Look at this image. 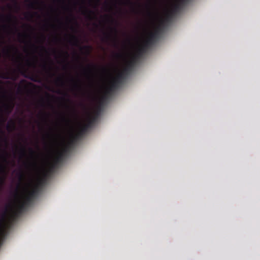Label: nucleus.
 Segmentation results:
<instances>
[{
    "mask_svg": "<svg viewBox=\"0 0 260 260\" xmlns=\"http://www.w3.org/2000/svg\"><path fill=\"white\" fill-rule=\"evenodd\" d=\"M44 181V178L40 179L37 184L34 186L32 189L29 191L27 196H25L24 201L27 203L28 205L30 204L33 199L37 196L40 187L43 185Z\"/></svg>",
    "mask_w": 260,
    "mask_h": 260,
    "instance_id": "nucleus-3",
    "label": "nucleus"
},
{
    "mask_svg": "<svg viewBox=\"0 0 260 260\" xmlns=\"http://www.w3.org/2000/svg\"><path fill=\"white\" fill-rule=\"evenodd\" d=\"M72 42H74V45H77L79 43L78 39L75 36L72 35L71 36L70 42L72 43Z\"/></svg>",
    "mask_w": 260,
    "mask_h": 260,
    "instance_id": "nucleus-17",
    "label": "nucleus"
},
{
    "mask_svg": "<svg viewBox=\"0 0 260 260\" xmlns=\"http://www.w3.org/2000/svg\"><path fill=\"white\" fill-rule=\"evenodd\" d=\"M29 1L28 7L31 8H34L36 3L35 2H32V1Z\"/></svg>",
    "mask_w": 260,
    "mask_h": 260,
    "instance_id": "nucleus-23",
    "label": "nucleus"
},
{
    "mask_svg": "<svg viewBox=\"0 0 260 260\" xmlns=\"http://www.w3.org/2000/svg\"><path fill=\"white\" fill-rule=\"evenodd\" d=\"M25 88H26L27 87V86L25 85H24V87Z\"/></svg>",
    "mask_w": 260,
    "mask_h": 260,
    "instance_id": "nucleus-47",
    "label": "nucleus"
},
{
    "mask_svg": "<svg viewBox=\"0 0 260 260\" xmlns=\"http://www.w3.org/2000/svg\"><path fill=\"white\" fill-rule=\"evenodd\" d=\"M18 92H21L22 89H23L21 85H19L17 88Z\"/></svg>",
    "mask_w": 260,
    "mask_h": 260,
    "instance_id": "nucleus-32",
    "label": "nucleus"
},
{
    "mask_svg": "<svg viewBox=\"0 0 260 260\" xmlns=\"http://www.w3.org/2000/svg\"><path fill=\"white\" fill-rule=\"evenodd\" d=\"M115 55H116V56L117 57H121V55L120 54H119V53H116V54H115Z\"/></svg>",
    "mask_w": 260,
    "mask_h": 260,
    "instance_id": "nucleus-39",
    "label": "nucleus"
},
{
    "mask_svg": "<svg viewBox=\"0 0 260 260\" xmlns=\"http://www.w3.org/2000/svg\"><path fill=\"white\" fill-rule=\"evenodd\" d=\"M25 82V80H21V81L20 83H24V82Z\"/></svg>",
    "mask_w": 260,
    "mask_h": 260,
    "instance_id": "nucleus-43",
    "label": "nucleus"
},
{
    "mask_svg": "<svg viewBox=\"0 0 260 260\" xmlns=\"http://www.w3.org/2000/svg\"><path fill=\"white\" fill-rule=\"evenodd\" d=\"M18 36H19V37H21L22 36V35L20 33H19Z\"/></svg>",
    "mask_w": 260,
    "mask_h": 260,
    "instance_id": "nucleus-44",
    "label": "nucleus"
},
{
    "mask_svg": "<svg viewBox=\"0 0 260 260\" xmlns=\"http://www.w3.org/2000/svg\"><path fill=\"white\" fill-rule=\"evenodd\" d=\"M181 7L182 6H180V3H175L171 10L168 12L165 20H164L163 21L165 22V21H168L170 20L174 15L181 10Z\"/></svg>",
    "mask_w": 260,
    "mask_h": 260,
    "instance_id": "nucleus-6",
    "label": "nucleus"
},
{
    "mask_svg": "<svg viewBox=\"0 0 260 260\" xmlns=\"http://www.w3.org/2000/svg\"><path fill=\"white\" fill-rule=\"evenodd\" d=\"M21 55L19 54L18 58H17L15 59V61L19 63V67H18V71L19 73H20L21 74L23 75L24 72L23 71V66L21 62Z\"/></svg>",
    "mask_w": 260,
    "mask_h": 260,
    "instance_id": "nucleus-13",
    "label": "nucleus"
},
{
    "mask_svg": "<svg viewBox=\"0 0 260 260\" xmlns=\"http://www.w3.org/2000/svg\"><path fill=\"white\" fill-rule=\"evenodd\" d=\"M15 127V123L13 121H11V123H8L7 125V128L9 131H11L12 129H14Z\"/></svg>",
    "mask_w": 260,
    "mask_h": 260,
    "instance_id": "nucleus-20",
    "label": "nucleus"
},
{
    "mask_svg": "<svg viewBox=\"0 0 260 260\" xmlns=\"http://www.w3.org/2000/svg\"><path fill=\"white\" fill-rule=\"evenodd\" d=\"M119 84H120L118 82L116 81L115 80H113L111 82L110 86L106 89L105 94L102 99L103 100L106 99L107 96L109 95L112 92L117 89L118 88Z\"/></svg>",
    "mask_w": 260,
    "mask_h": 260,
    "instance_id": "nucleus-7",
    "label": "nucleus"
},
{
    "mask_svg": "<svg viewBox=\"0 0 260 260\" xmlns=\"http://www.w3.org/2000/svg\"><path fill=\"white\" fill-rule=\"evenodd\" d=\"M74 87H75L76 88L81 89V86H80V85H79L78 84H76V83L74 85Z\"/></svg>",
    "mask_w": 260,
    "mask_h": 260,
    "instance_id": "nucleus-33",
    "label": "nucleus"
},
{
    "mask_svg": "<svg viewBox=\"0 0 260 260\" xmlns=\"http://www.w3.org/2000/svg\"><path fill=\"white\" fill-rule=\"evenodd\" d=\"M164 25V21H161L160 24L155 28L154 31L150 33L148 38L144 42L145 46L150 48L158 38L159 36L162 31V26Z\"/></svg>",
    "mask_w": 260,
    "mask_h": 260,
    "instance_id": "nucleus-2",
    "label": "nucleus"
},
{
    "mask_svg": "<svg viewBox=\"0 0 260 260\" xmlns=\"http://www.w3.org/2000/svg\"><path fill=\"white\" fill-rule=\"evenodd\" d=\"M99 113V112L97 111V112L94 115L89 117L87 123L82 125L80 127L78 133L73 137L72 140L70 142L71 144H73L75 141L81 138L87 133L88 129L93 125L96 120Z\"/></svg>",
    "mask_w": 260,
    "mask_h": 260,
    "instance_id": "nucleus-1",
    "label": "nucleus"
},
{
    "mask_svg": "<svg viewBox=\"0 0 260 260\" xmlns=\"http://www.w3.org/2000/svg\"><path fill=\"white\" fill-rule=\"evenodd\" d=\"M111 32H114V37H113V41L114 42L115 45H117V29L116 27H111L110 28Z\"/></svg>",
    "mask_w": 260,
    "mask_h": 260,
    "instance_id": "nucleus-14",
    "label": "nucleus"
},
{
    "mask_svg": "<svg viewBox=\"0 0 260 260\" xmlns=\"http://www.w3.org/2000/svg\"><path fill=\"white\" fill-rule=\"evenodd\" d=\"M21 152L23 155H25V148L24 147H22V148L21 149Z\"/></svg>",
    "mask_w": 260,
    "mask_h": 260,
    "instance_id": "nucleus-31",
    "label": "nucleus"
},
{
    "mask_svg": "<svg viewBox=\"0 0 260 260\" xmlns=\"http://www.w3.org/2000/svg\"><path fill=\"white\" fill-rule=\"evenodd\" d=\"M55 40H57L56 37L55 38Z\"/></svg>",
    "mask_w": 260,
    "mask_h": 260,
    "instance_id": "nucleus-48",
    "label": "nucleus"
},
{
    "mask_svg": "<svg viewBox=\"0 0 260 260\" xmlns=\"http://www.w3.org/2000/svg\"><path fill=\"white\" fill-rule=\"evenodd\" d=\"M4 160H5V161H6L7 159H6V157H4Z\"/></svg>",
    "mask_w": 260,
    "mask_h": 260,
    "instance_id": "nucleus-45",
    "label": "nucleus"
},
{
    "mask_svg": "<svg viewBox=\"0 0 260 260\" xmlns=\"http://www.w3.org/2000/svg\"><path fill=\"white\" fill-rule=\"evenodd\" d=\"M126 76H127V75L125 74L123 71H121L118 73L116 77L114 80L120 84L122 80L125 78Z\"/></svg>",
    "mask_w": 260,
    "mask_h": 260,
    "instance_id": "nucleus-12",
    "label": "nucleus"
},
{
    "mask_svg": "<svg viewBox=\"0 0 260 260\" xmlns=\"http://www.w3.org/2000/svg\"><path fill=\"white\" fill-rule=\"evenodd\" d=\"M97 1L99 2L100 1V0H97Z\"/></svg>",
    "mask_w": 260,
    "mask_h": 260,
    "instance_id": "nucleus-50",
    "label": "nucleus"
},
{
    "mask_svg": "<svg viewBox=\"0 0 260 260\" xmlns=\"http://www.w3.org/2000/svg\"><path fill=\"white\" fill-rule=\"evenodd\" d=\"M16 70L8 69L7 71L0 73V78L3 79H11L15 81L17 78Z\"/></svg>",
    "mask_w": 260,
    "mask_h": 260,
    "instance_id": "nucleus-4",
    "label": "nucleus"
},
{
    "mask_svg": "<svg viewBox=\"0 0 260 260\" xmlns=\"http://www.w3.org/2000/svg\"><path fill=\"white\" fill-rule=\"evenodd\" d=\"M53 52H56L55 50H53Z\"/></svg>",
    "mask_w": 260,
    "mask_h": 260,
    "instance_id": "nucleus-49",
    "label": "nucleus"
},
{
    "mask_svg": "<svg viewBox=\"0 0 260 260\" xmlns=\"http://www.w3.org/2000/svg\"><path fill=\"white\" fill-rule=\"evenodd\" d=\"M3 51H4V52L5 53V54H6L7 55H10V49L9 48L5 49H4Z\"/></svg>",
    "mask_w": 260,
    "mask_h": 260,
    "instance_id": "nucleus-27",
    "label": "nucleus"
},
{
    "mask_svg": "<svg viewBox=\"0 0 260 260\" xmlns=\"http://www.w3.org/2000/svg\"><path fill=\"white\" fill-rule=\"evenodd\" d=\"M187 0H178L177 3H180V6H182L186 2Z\"/></svg>",
    "mask_w": 260,
    "mask_h": 260,
    "instance_id": "nucleus-26",
    "label": "nucleus"
},
{
    "mask_svg": "<svg viewBox=\"0 0 260 260\" xmlns=\"http://www.w3.org/2000/svg\"><path fill=\"white\" fill-rule=\"evenodd\" d=\"M55 83L58 85H63L64 81L63 80L62 77H58L55 80Z\"/></svg>",
    "mask_w": 260,
    "mask_h": 260,
    "instance_id": "nucleus-19",
    "label": "nucleus"
},
{
    "mask_svg": "<svg viewBox=\"0 0 260 260\" xmlns=\"http://www.w3.org/2000/svg\"><path fill=\"white\" fill-rule=\"evenodd\" d=\"M29 151L31 155H34L36 153L35 151L31 148H29Z\"/></svg>",
    "mask_w": 260,
    "mask_h": 260,
    "instance_id": "nucleus-30",
    "label": "nucleus"
},
{
    "mask_svg": "<svg viewBox=\"0 0 260 260\" xmlns=\"http://www.w3.org/2000/svg\"><path fill=\"white\" fill-rule=\"evenodd\" d=\"M104 35H105V38L106 40L110 39L112 37L111 34H109V33H104Z\"/></svg>",
    "mask_w": 260,
    "mask_h": 260,
    "instance_id": "nucleus-24",
    "label": "nucleus"
},
{
    "mask_svg": "<svg viewBox=\"0 0 260 260\" xmlns=\"http://www.w3.org/2000/svg\"><path fill=\"white\" fill-rule=\"evenodd\" d=\"M4 44V41L0 38V45Z\"/></svg>",
    "mask_w": 260,
    "mask_h": 260,
    "instance_id": "nucleus-40",
    "label": "nucleus"
},
{
    "mask_svg": "<svg viewBox=\"0 0 260 260\" xmlns=\"http://www.w3.org/2000/svg\"><path fill=\"white\" fill-rule=\"evenodd\" d=\"M11 48H12L17 53L18 52V49L16 47L11 46Z\"/></svg>",
    "mask_w": 260,
    "mask_h": 260,
    "instance_id": "nucleus-36",
    "label": "nucleus"
},
{
    "mask_svg": "<svg viewBox=\"0 0 260 260\" xmlns=\"http://www.w3.org/2000/svg\"><path fill=\"white\" fill-rule=\"evenodd\" d=\"M0 167H1V171L2 172H5L4 168L1 164H0Z\"/></svg>",
    "mask_w": 260,
    "mask_h": 260,
    "instance_id": "nucleus-34",
    "label": "nucleus"
},
{
    "mask_svg": "<svg viewBox=\"0 0 260 260\" xmlns=\"http://www.w3.org/2000/svg\"><path fill=\"white\" fill-rule=\"evenodd\" d=\"M5 180L4 178H0V187L4 184Z\"/></svg>",
    "mask_w": 260,
    "mask_h": 260,
    "instance_id": "nucleus-29",
    "label": "nucleus"
},
{
    "mask_svg": "<svg viewBox=\"0 0 260 260\" xmlns=\"http://www.w3.org/2000/svg\"><path fill=\"white\" fill-rule=\"evenodd\" d=\"M12 17L13 16L11 15H7L6 17H4V16H2L3 18L5 17L7 19V20L8 21H11Z\"/></svg>",
    "mask_w": 260,
    "mask_h": 260,
    "instance_id": "nucleus-28",
    "label": "nucleus"
},
{
    "mask_svg": "<svg viewBox=\"0 0 260 260\" xmlns=\"http://www.w3.org/2000/svg\"><path fill=\"white\" fill-rule=\"evenodd\" d=\"M29 78L32 81L40 82V78L38 75H33L30 76Z\"/></svg>",
    "mask_w": 260,
    "mask_h": 260,
    "instance_id": "nucleus-18",
    "label": "nucleus"
},
{
    "mask_svg": "<svg viewBox=\"0 0 260 260\" xmlns=\"http://www.w3.org/2000/svg\"><path fill=\"white\" fill-rule=\"evenodd\" d=\"M62 120L63 121H66V118L64 116H63V117H62Z\"/></svg>",
    "mask_w": 260,
    "mask_h": 260,
    "instance_id": "nucleus-42",
    "label": "nucleus"
},
{
    "mask_svg": "<svg viewBox=\"0 0 260 260\" xmlns=\"http://www.w3.org/2000/svg\"><path fill=\"white\" fill-rule=\"evenodd\" d=\"M126 3L127 4H131V5H132V3L131 2V0H126Z\"/></svg>",
    "mask_w": 260,
    "mask_h": 260,
    "instance_id": "nucleus-37",
    "label": "nucleus"
},
{
    "mask_svg": "<svg viewBox=\"0 0 260 260\" xmlns=\"http://www.w3.org/2000/svg\"><path fill=\"white\" fill-rule=\"evenodd\" d=\"M82 48L85 50L87 54H88L90 53L91 50V47L90 46L86 45L83 46Z\"/></svg>",
    "mask_w": 260,
    "mask_h": 260,
    "instance_id": "nucleus-22",
    "label": "nucleus"
},
{
    "mask_svg": "<svg viewBox=\"0 0 260 260\" xmlns=\"http://www.w3.org/2000/svg\"><path fill=\"white\" fill-rule=\"evenodd\" d=\"M41 49L44 50L46 52H47L46 49L44 46H41Z\"/></svg>",
    "mask_w": 260,
    "mask_h": 260,
    "instance_id": "nucleus-38",
    "label": "nucleus"
},
{
    "mask_svg": "<svg viewBox=\"0 0 260 260\" xmlns=\"http://www.w3.org/2000/svg\"><path fill=\"white\" fill-rule=\"evenodd\" d=\"M28 205V204L23 200L18 206L17 212L18 213H22Z\"/></svg>",
    "mask_w": 260,
    "mask_h": 260,
    "instance_id": "nucleus-11",
    "label": "nucleus"
},
{
    "mask_svg": "<svg viewBox=\"0 0 260 260\" xmlns=\"http://www.w3.org/2000/svg\"><path fill=\"white\" fill-rule=\"evenodd\" d=\"M82 13L84 15H86L89 19H91V15H95L93 11L90 10L85 7L83 8Z\"/></svg>",
    "mask_w": 260,
    "mask_h": 260,
    "instance_id": "nucleus-10",
    "label": "nucleus"
},
{
    "mask_svg": "<svg viewBox=\"0 0 260 260\" xmlns=\"http://www.w3.org/2000/svg\"><path fill=\"white\" fill-rule=\"evenodd\" d=\"M19 177L20 179H21L23 178V175L22 172H20V173H19Z\"/></svg>",
    "mask_w": 260,
    "mask_h": 260,
    "instance_id": "nucleus-35",
    "label": "nucleus"
},
{
    "mask_svg": "<svg viewBox=\"0 0 260 260\" xmlns=\"http://www.w3.org/2000/svg\"><path fill=\"white\" fill-rule=\"evenodd\" d=\"M72 144L70 143L69 145L66 146L61 151L58 152L57 156L54 158V164L52 166V168L54 167L56 165L59 164L62 161L65 154L68 152L69 147Z\"/></svg>",
    "mask_w": 260,
    "mask_h": 260,
    "instance_id": "nucleus-5",
    "label": "nucleus"
},
{
    "mask_svg": "<svg viewBox=\"0 0 260 260\" xmlns=\"http://www.w3.org/2000/svg\"><path fill=\"white\" fill-rule=\"evenodd\" d=\"M25 17L26 19L32 18L33 17V14L31 13L26 14Z\"/></svg>",
    "mask_w": 260,
    "mask_h": 260,
    "instance_id": "nucleus-25",
    "label": "nucleus"
},
{
    "mask_svg": "<svg viewBox=\"0 0 260 260\" xmlns=\"http://www.w3.org/2000/svg\"><path fill=\"white\" fill-rule=\"evenodd\" d=\"M149 48L147 46H145V44H143L138 49L136 54L132 57L136 58V60L137 61L138 59L146 51V50Z\"/></svg>",
    "mask_w": 260,
    "mask_h": 260,
    "instance_id": "nucleus-9",
    "label": "nucleus"
},
{
    "mask_svg": "<svg viewBox=\"0 0 260 260\" xmlns=\"http://www.w3.org/2000/svg\"><path fill=\"white\" fill-rule=\"evenodd\" d=\"M42 37H43V40H45V36L43 35V36H42Z\"/></svg>",
    "mask_w": 260,
    "mask_h": 260,
    "instance_id": "nucleus-46",
    "label": "nucleus"
},
{
    "mask_svg": "<svg viewBox=\"0 0 260 260\" xmlns=\"http://www.w3.org/2000/svg\"><path fill=\"white\" fill-rule=\"evenodd\" d=\"M87 71L88 73L90 74H92L93 72V70H95L97 69V67L93 64H88L87 66Z\"/></svg>",
    "mask_w": 260,
    "mask_h": 260,
    "instance_id": "nucleus-15",
    "label": "nucleus"
},
{
    "mask_svg": "<svg viewBox=\"0 0 260 260\" xmlns=\"http://www.w3.org/2000/svg\"><path fill=\"white\" fill-rule=\"evenodd\" d=\"M136 62V58H132L131 60L127 62L122 71L127 75L132 71Z\"/></svg>",
    "mask_w": 260,
    "mask_h": 260,
    "instance_id": "nucleus-8",
    "label": "nucleus"
},
{
    "mask_svg": "<svg viewBox=\"0 0 260 260\" xmlns=\"http://www.w3.org/2000/svg\"><path fill=\"white\" fill-rule=\"evenodd\" d=\"M63 53L66 55L67 57L68 56V53L67 52H64Z\"/></svg>",
    "mask_w": 260,
    "mask_h": 260,
    "instance_id": "nucleus-41",
    "label": "nucleus"
},
{
    "mask_svg": "<svg viewBox=\"0 0 260 260\" xmlns=\"http://www.w3.org/2000/svg\"><path fill=\"white\" fill-rule=\"evenodd\" d=\"M42 67L43 68L44 70H45L46 72L48 74H49V75H50V76H53L54 75V74H52L51 73V67H49L48 68L47 64L46 63H44L43 65H42Z\"/></svg>",
    "mask_w": 260,
    "mask_h": 260,
    "instance_id": "nucleus-16",
    "label": "nucleus"
},
{
    "mask_svg": "<svg viewBox=\"0 0 260 260\" xmlns=\"http://www.w3.org/2000/svg\"><path fill=\"white\" fill-rule=\"evenodd\" d=\"M13 108V105H9L7 104V105H5V109L6 111H7L8 112V114H9L11 112Z\"/></svg>",
    "mask_w": 260,
    "mask_h": 260,
    "instance_id": "nucleus-21",
    "label": "nucleus"
}]
</instances>
